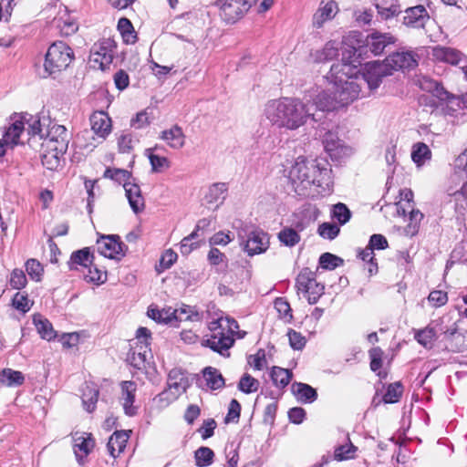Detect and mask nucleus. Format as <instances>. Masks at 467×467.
<instances>
[{
	"label": "nucleus",
	"instance_id": "f257e3e1",
	"mask_svg": "<svg viewBox=\"0 0 467 467\" xmlns=\"http://www.w3.org/2000/svg\"><path fill=\"white\" fill-rule=\"evenodd\" d=\"M359 56L358 49L348 47L343 52L342 60L333 64L326 77L327 85L332 86L341 107L358 99L362 92V86L355 75V68L361 65Z\"/></svg>",
	"mask_w": 467,
	"mask_h": 467
},
{
	"label": "nucleus",
	"instance_id": "f03ea898",
	"mask_svg": "<svg viewBox=\"0 0 467 467\" xmlns=\"http://www.w3.org/2000/svg\"><path fill=\"white\" fill-rule=\"evenodd\" d=\"M265 116L273 125L287 130H298L309 119L318 120L315 111H311L309 101L290 98L268 101L265 107Z\"/></svg>",
	"mask_w": 467,
	"mask_h": 467
},
{
	"label": "nucleus",
	"instance_id": "7ed1b4c3",
	"mask_svg": "<svg viewBox=\"0 0 467 467\" xmlns=\"http://www.w3.org/2000/svg\"><path fill=\"white\" fill-rule=\"evenodd\" d=\"M288 178L298 194H306L305 191L312 185L321 188L322 192L330 191L333 184L331 170L320 167L315 161H307L298 157L291 166Z\"/></svg>",
	"mask_w": 467,
	"mask_h": 467
},
{
	"label": "nucleus",
	"instance_id": "20e7f679",
	"mask_svg": "<svg viewBox=\"0 0 467 467\" xmlns=\"http://www.w3.org/2000/svg\"><path fill=\"white\" fill-rule=\"evenodd\" d=\"M209 329L212 335L206 340V345L222 355L234 345V336L243 338L246 335V332L239 330L238 323L228 317H220L213 320L209 324Z\"/></svg>",
	"mask_w": 467,
	"mask_h": 467
},
{
	"label": "nucleus",
	"instance_id": "39448f33",
	"mask_svg": "<svg viewBox=\"0 0 467 467\" xmlns=\"http://www.w3.org/2000/svg\"><path fill=\"white\" fill-rule=\"evenodd\" d=\"M89 121L91 130L94 135H92L90 131L85 130L78 137V140H89L90 141L82 144L81 146L92 150L110 134L112 125L111 119L104 111L94 112L90 116Z\"/></svg>",
	"mask_w": 467,
	"mask_h": 467
},
{
	"label": "nucleus",
	"instance_id": "423d86ee",
	"mask_svg": "<svg viewBox=\"0 0 467 467\" xmlns=\"http://www.w3.org/2000/svg\"><path fill=\"white\" fill-rule=\"evenodd\" d=\"M73 59L72 49L64 42L52 44L46 55L45 69L49 75L66 69Z\"/></svg>",
	"mask_w": 467,
	"mask_h": 467
},
{
	"label": "nucleus",
	"instance_id": "0eeeda50",
	"mask_svg": "<svg viewBox=\"0 0 467 467\" xmlns=\"http://www.w3.org/2000/svg\"><path fill=\"white\" fill-rule=\"evenodd\" d=\"M355 75L362 87L367 84L369 90H374L379 87L382 78L391 73L384 60L366 63L361 70L356 67Z\"/></svg>",
	"mask_w": 467,
	"mask_h": 467
},
{
	"label": "nucleus",
	"instance_id": "6e6552de",
	"mask_svg": "<svg viewBox=\"0 0 467 467\" xmlns=\"http://www.w3.org/2000/svg\"><path fill=\"white\" fill-rule=\"evenodd\" d=\"M296 286L298 295H302L309 304H316L324 293V285L316 280V275L308 268L301 270L296 277Z\"/></svg>",
	"mask_w": 467,
	"mask_h": 467
},
{
	"label": "nucleus",
	"instance_id": "1a4fd4ad",
	"mask_svg": "<svg viewBox=\"0 0 467 467\" xmlns=\"http://www.w3.org/2000/svg\"><path fill=\"white\" fill-rule=\"evenodd\" d=\"M255 4V0H218L216 5L220 8V16L228 23L234 24Z\"/></svg>",
	"mask_w": 467,
	"mask_h": 467
},
{
	"label": "nucleus",
	"instance_id": "9d476101",
	"mask_svg": "<svg viewBox=\"0 0 467 467\" xmlns=\"http://www.w3.org/2000/svg\"><path fill=\"white\" fill-rule=\"evenodd\" d=\"M70 140V134L65 126L52 124L41 146L59 153H66Z\"/></svg>",
	"mask_w": 467,
	"mask_h": 467
},
{
	"label": "nucleus",
	"instance_id": "9b49d317",
	"mask_svg": "<svg viewBox=\"0 0 467 467\" xmlns=\"http://www.w3.org/2000/svg\"><path fill=\"white\" fill-rule=\"evenodd\" d=\"M305 97L306 101H309L311 111L319 110L322 112L332 111L341 107L337 96L334 93L332 86H327L325 89L317 91L314 95Z\"/></svg>",
	"mask_w": 467,
	"mask_h": 467
},
{
	"label": "nucleus",
	"instance_id": "f8f14e48",
	"mask_svg": "<svg viewBox=\"0 0 467 467\" xmlns=\"http://www.w3.org/2000/svg\"><path fill=\"white\" fill-rule=\"evenodd\" d=\"M115 43L110 39H104L95 44L91 49L90 60L98 64L104 70L112 63L115 54Z\"/></svg>",
	"mask_w": 467,
	"mask_h": 467
},
{
	"label": "nucleus",
	"instance_id": "ddd939ff",
	"mask_svg": "<svg viewBox=\"0 0 467 467\" xmlns=\"http://www.w3.org/2000/svg\"><path fill=\"white\" fill-rule=\"evenodd\" d=\"M73 451L79 464L85 463L86 457L93 451L95 441L91 433L75 432L72 436Z\"/></svg>",
	"mask_w": 467,
	"mask_h": 467
},
{
	"label": "nucleus",
	"instance_id": "4468645a",
	"mask_svg": "<svg viewBox=\"0 0 467 467\" xmlns=\"http://www.w3.org/2000/svg\"><path fill=\"white\" fill-rule=\"evenodd\" d=\"M268 245V234L261 230H254L249 233L244 244V249L249 255H254L265 252Z\"/></svg>",
	"mask_w": 467,
	"mask_h": 467
},
{
	"label": "nucleus",
	"instance_id": "2eb2a0df",
	"mask_svg": "<svg viewBox=\"0 0 467 467\" xmlns=\"http://www.w3.org/2000/svg\"><path fill=\"white\" fill-rule=\"evenodd\" d=\"M323 144L329 156L336 160L348 156L351 153V149L347 147L343 141L338 139L337 134L331 131L325 134Z\"/></svg>",
	"mask_w": 467,
	"mask_h": 467
},
{
	"label": "nucleus",
	"instance_id": "dca6fc26",
	"mask_svg": "<svg viewBox=\"0 0 467 467\" xmlns=\"http://www.w3.org/2000/svg\"><path fill=\"white\" fill-rule=\"evenodd\" d=\"M430 15L423 5L409 7L405 10L403 23L412 28H424L430 22Z\"/></svg>",
	"mask_w": 467,
	"mask_h": 467
},
{
	"label": "nucleus",
	"instance_id": "f3484780",
	"mask_svg": "<svg viewBox=\"0 0 467 467\" xmlns=\"http://www.w3.org/2000/svg\"><path fill=\"white\" fill-rule=\"evenodd\" d=\"M385 62L391 74L394 70L413 68L417 66L415 54L411 51L393 53L385 59Z\"/></svg>",
	"mask_w": 467,
	"mask_h": 467
},
{
	"label": "nucleus",
	"instance_id": "a211bd4d",
	"mask_svg": "<svg viewBox=\"0 0 467 467\" xmlns=\"http://www.w3.org/2000/svg\"><path fill=\"white\" fill-rule=\"evenodd\" d=\"M339 8L337 3L334 0L321 1L319 6L313 16V25L320 28L323 25L332 20L337 14Z\"/></svg>",
	"mask_w": 467,
	"mask_h": 467
},
{
	"label": "nucleus",
	"instance_id": "6ab92c4d",
	"mask_svg": "<svg viewBox=\"0 0 467 467\" xmlns=\"http://www.w3.org/2000/svg\"><path fill=\"white\" fill-rule=\"evenodd\" d=\"M396 42V38L390 33L374 31L368 35L366 43L374 55L383 53L385 48Z\"/></svg>",
	"mask_w": 467,
	"mask_h": 467
},
{
	"label": "nucleus",
	"instance_id": "aec40b11",
	"mask_svg": "<svg viewBox=\"0 0 467 467\" xmlns=\"http://www.w3.org/2000/svg\"><path fill=\"white\" fill-rule=\"evenodd\" d=\"M120 389L121 395L119 400L124 412L128 416H134L137 413V407L133 405L137 385L133 381H122Z\"/></svg>",
	"mask_w": 467,
	"mask_h": 467
},
{
	"label": "nucleus",
	"instance_id": "412c9836",
	"mask_svg": "<svg viewBox=\"0 0 467 467\" xmlns=\"http://www.w3.org/2000/svg\"><path fill=\"white\" fill-rule=\"evenodd\" d=\"M444 335L445 348L451 352H462L467 348L466 337L458 332L453 325L451 328L442 331Z\"/></svg>",
	"mask_w": 467,
	"mask_h": 467
},
{
	"label": "nucleus",
	"instance_id": "4be33fe9",
	"mask_svg": "<svg viewBox=\"0 0 467 467\" xmlns=\"http://www.w3.org/2000/svg\"><path fill=\"white\" fill-rule=\"evenodd\" d=\"M98 251L108 258H115L122 254V243L114 235L102 236L97 242Z\"/></svg>",
	"mask_w": 467,
	"mask_h": 467
},
{
	"label": "nucleus",
	"instance_id": "5701e85b",
	"mask_svg": "<svg viewBox=\"0 0 467 467\" xmlns=\"http://www.w3.org/2000/svg\"><path fill=\"white\" fill-rule=\"evenodd\" d=\"M188 386V379L180 369L173 368L169 372L167 389L173 393L171 399H178L186 391Z\"/></svg>",
	"mask_w": 467,
	"mask_h": 467
},
{
	"label": "nucleus",
	"instance_id": "b1692460",
	"mask_svg": "<svg viewBox=\"0 0 467 467\" xmlns=\"http://www.w3.org/2000/svg\"><path fill=\"white\" fill-rule=\"evenodd\" d=\"M123 188L132 211L135 213L142 212L145 208V202L140 186L131 182H127L124 183Z\"/></svg>",
	"mask_w": 467,
	"mask_h": 467
},
{
	"label": "nucleus",
	"instance_id": "393cba45",
	"mask_svg": "<svg viewBox=\"0 0 467 467\" xmlns=\"http://www.w3.org/2000/svg\"><path fill=\"white\" fill-rule=\"evenodd\" d=\"M26 130L22 115H17L13 118V122L7 128L4 135V140L6 145L12 147L20 142V135Z\"/></svg>",
	"mask_w": 467,
	"mask_h": 467
},
{
	"label": "nucleus",
	"instance_id": "a878e982",
	"mask_svg": "<svg viewBox=\"0 0 467 467\" xmlns=\"http://www.w3.org/2000/svg\"><path fill=\"white\" fill-rule=\"evenodd\" d=\"M160 139L174 150L182 149L185 144V136L181 127L174 125L169 130L161 131Z\"/></svg>",
	"mask_w": 467,
	"mask_h": 467
},
{
	"label": "nucleus",
	"instance_id": "bb28decb",
	"mask_svg": "<svg viewBox=\"0 0 467 467\" xmlns=\"http://www.w3.org/2000/svg\"><path fill=\"white\" fill-rule=\"evenodd\" d=\"M441 325L438 323L435 325L432 323L423 329L417 330L414 335L415 339L424 348H431L436 338L437 332L443 331L442 327H439Z\"/></svg>",
	"mask_w": 467,
	"mask_h": 467
},
{
	"label": "nucleus",
	"instance_id": "cd10ccee",
	"mask_svg": "<svg viewBox=\"0 0 467 467\" xmlns=\"http://www.w3.org/2000/svg\"><path fill=\"white\" fill-rule=\"evenodd\" d=\"M129 433L124 431H115L109 439L107 448L109 454L116 458L121 453L128 442Z\"/></svg>",
	"mask_w": 467,
	"mask_h": 467
},
{
	"label": "nucleus",
	"instance_id": "c85d7f7f",
	"mask_svg": "<svg viewBox=\"0 0 467 467\" xmlns=\"http://www.w3.org/2000/svg\"><path fill=\"white\" fill-rule=\"evenodd\" d=\"M227 185L224 182L212 184L204 194V201L210 205L218 207L225 199Z\"/></svg>",
	"mask_w": 467,
	"mask_h": 467
},
{
	"label": "nucleus",
	"instance_id": "c756f323",
	"mask_svg": "<svg viewBox=\"0 0 467 467\" xmlns=\"http://www.w3.org/2000/svg\"><path fill=\"white\" fill-rule=\"evenodd\" d=\"M432 55L437 60L450 63L451 65L459 64L462 58V54L460 51L447 47H434Z\"/></svg>",
	"mask_w": 467,
	"mask_h": 467
},
{
	"label": "nucleus",
	"instance_id": "7c9ffc66",
	"mask_svg": "<svg viewBox=\"0 0 467 467\" xmlns=\"http://www.w3.org/2000/svg\"><path fill=\"white\" fill-rule=\"evenodd\" d=\"M25 381L22 372L12 368H4L0 371V388L3 387H18Z\"/></svg>",
	"mask_w": 467,
	"mask_h": 467
},
{
	"label": "nucleus",
	"instance_id": "2f4dec72",
	"mask_svg": "<svg viewBox=\"0 0 467 467\" xmlns=\"http://www.w3.org/2000/svg\"><path fill=\"white\" fill-rule=\"evenodd\" d=\"M292 392L300 402L311 403L316 400L317 393L315 389L305 383H294Z\"/></svg>",
	"mask_w": 467,
	"mask_h": 467
},
{
	"label": "nucleus",
	"instance_id": "473e14b6",
	"mask_svg": "<svg viewBox=\"0 0 467 467\" xmlns=\"http://www.w3.org/2000/svg\"><path fill=\"white\" fill-rule=\"evenodd\" d=\"M99 389L93 383H86L82 389V402L87 411L91 412L98 401Z\"/></svg>",
	"mask_w": 467,
	"mask_h": 467
},
{
	"label": "nucleus",
	"instance_id": "72a5a7b5",
	"mask_svg": "<svg viewBox=\"0 0 467 467\" xmlns=\"http://www.w3.org/2000/svg\"><path fill=\"white\" fill-rule=\"evenodd\" d=\"M304 226L302 223L296 224V229L285 227L278 234L279 241L285 246L293 247L300 242L298 231H302Z\"/></svg>",
	"mask_w": 467,
	"mask_h": 467
},
{
	"label": "nucleus",
	"instance_id": "f704fd0d",
	"mask_svg": "<svg viewBox=\"0 0 467 467\" xmlns=\"http://www.w3.org/2000/svg\"><path fill=\"white\" fill-rule=\"evenodd\" d=\"M92 262V255L88 248H84L78 251L74 252L68 262V266L70 270H77L78 266H82L87 268Z\"/></svg>",
	"mask_w": 467,
	"mask_h": 467
},
{
	"label": "nucleus",
	"instance_id": "c9c22d12",
	"mask_svg": "<svg viewBox=\"0 0 467 467\" xmlns=\"http://www.w3.org/2000/svg\"><path fill=\"white\" fill-rule=\"evenodd\" d=\"M411 159L418 167L422 166L431 159V151L429 146L423 142H417L412 146Z\"/></svg>",
	"mask_w": 467,
	"mask_h": 467
},
{
	"label": "nucleus",
	"instance_id": "e433bc0d",
	"mask_svg": "<svg viewBox=\"0 0 467 467\" xmlns=\"http://www.w3.org/2000/svg\"><path fill=\"white\" fill-rule=\"evenodd\" d=\"M41 159L42 164L47 170L55 171L60 165V159L63 157L65 153H59L57 150H50L46 149V147L41 146Z\"/></svg>",
	"mask_w": 467,
	"mask_h": 467
},
{
	"label": "nucleus",
	"instance_id": "4c0bfd02",
	"mask_svg": "<svg viewBox=\"0 0 467 467\" xmlns=\"http://www.w3.org/2000/svg\"><path fill=\"white\" fill-rule=\"evenodd\" d=\"M34 324L36 327L40 337L46 340H51L56 337V332L52 327V324L40 315L34 316Z\"/></svg>",
	"mask_w": 467,
	"mask_h": 467
},
{
	"label": "nucleus",
	"instance_id": "58836bf2",
	"mask_svg": "<svg viewBox=\"0 0 467 467\" xmlns=\"http://www.w3.org/2000/svg\"><path fill=\"white\" fill-rule=\"evenodd\" d=\"M203 378L211 389H219L224 385V379L218 369L207 367L203 369Z\"/></svg>",
	"mask_w": 467,
	"mask_h": 467
},
{
	"label": "nucleus",
	"instance_id": "ea45409f",
	"mask_svg": "<svg viewBox=\"0 0 467 467\" xmlns=\"http://www.w3.org/2000/svg\"><path fill=\"white\" fill-rule=\"evenodd\" d=\"M357 451L358 447L353 445L348 437V442L346 444L335 448L334 459L337 462L352 460L356 458Z\"/></svg>",
	"mask_w": 467,
	"mask_h": 467
},
{
	"label": "nucleus",
	"instance_id": "a19ab883",
	"mask_svg": "<svg viewBox=\"0 0 467 467\" xmlns=\"http://www.w3.org/2000/svg\"><path fill=\"white\" fill-rule=\"evenodd\" d=\"M375 5L379 16L382 20H389L397 16L401 12L400 5L394 3H390V5H388L387 2L376 0Z\"/></svg>",
	"mask_w": 467,
	"mask_h": 467
},
{
	"label": "nucleus",
	"instance_id": "79ce46f5",
	"mask_svg": "<svg viewBox=\"0 0 467 467\" xmlns=\"http://www.w3.org/2000/svg\"><path fill=\"white\" fill-rule=\"evenodd\" d=\"M292 374L288 369L274 367L271 371V379L274 384L279 388H285L291 380Z\"/></svg>",
	"mask_w": 467,
	"mask_h": 467
},
{
	"label": "nucleus",
	"instance_id": "37998d69",
	"mask_svg": "<svg viewBox=\"0 0 467 467\" xmlns=\"http://www.w3.org/2000/svg\"><path fill=\"white\" fill-rule=\"evenodd\" d=\"M172 314L173 318L179 321H198L201 318L199 313L195 310V308L190 306H182L179 308H176L172 310Z\"/></svg>",
	"mask_w": 467,
	"mask_h": 467
},
{
	"label": "nucleus",
	"instance_id": "c03bdc74",
	"mask_svg": "<svg viewBox=\"0 0 467 467\" xmlns=\"http://www.w3.org/2000/svg\"><path fill=\"white\" fill-rule=\"evenodd\" d=\"M146 155L150 160L152 171L155 172H161L171 167V161L168 158L153 154L152 149H147Z\"/></svg>",
	"mask_w": 467,
	"mask_h": 467
},
{
	"label": "nucleus",
	"instance_id": "a18cd8bd",
	"mask_svg": "<svg viewBox=\"0 0 467 467\" xmlns=\"http://www.w3.org/2000/svg\"><path fill=\"white\" fill-rule=\"evenodd\" d=\"M339 51V43L337 41L327 42L322 50L317 52V59L318 61H328L337 57Z\"/></svg>",
	"mask_w": 467,
	"mask_h": 467
},
{
	"label": "nucleus",
	"instance_id": "49530a36",
	"mask_svg": "<svg viewBox=\"0 0 467 467\" xmlns=\"http://www.w3.org/2000/svg\"><path fill=\"white\" fill-rule=\"evenodd\" d=\"M455 173L454 176L460 182L467 181V150L462 152L453 163Z\"/></svg>",
	"mask_w": 467,
	"mask_h": 467
},
{
	"label": "nucleus",
	"instance_id": "de8ad7c7",
	"mask_svg": "<svg viewBox=\"0 0 467 467\" xmlns=\"http://www.w3.org/2000/svg\"><path fill=\"white\" fill-rule=\"evenodd\" d=\"M214 453L208 447H200L194 452L195 464L198 467H207L213 463Z\"/></svg>",
	"mask_w": 467,
	"mask_h": 467
},
{
	"label": "nucleus",
	"instance_id": "09e8293b",
	"mask_svg": "<svg viewBox=\"0 0 467 467\" xmlns=\"http://www.w3.org/2000/svg\"><path fill=\"white\" fill-rule=\"evenodd\" d=\"M409 213L410 223L405 227L404 232L407 235L413 236L419 231L420 223L423 219V214L420 211L415 209L409 211Z\"/></svg>",
	"mask_w": 467,
	"mask_h": 467
},
{
	"label": "nucleus",
	"instance_id": "8fccbe9b",
	"mask_svg": "<svg viewBox=\"0 0 467 467\" xmlns=\"http://www.w3.org/2000/svg\"><path fill=\"white\" fill-rule=\"evenodd\" d=\"M118 29L127 44L135 42L136 36L134 35L133 26L128 18L122 17L119 20Z\"/></svg>",
	"mask_w": 467,
	"mask_h": 467
},
{
	"label": "nucleus",
	"instance_id": "3c124183",
	"mask_svg": "<svg viewBox=\"0 0 467 467\" xmlns=\"http://www.w3.org/2000/svg\"><path fill=\"white\" fill-rule=\"evenodd\" d=\"M22 119L24 125H26V130L28 135H39L42 131L41 122L38 116H33L30 114H23Z\"/></svg>",
	"mask_w": 467,
	"mask_h": 467
},
{
	"label": "nucleus",
	"instance_id": "603ef678",
	"mask_svg": "<svg viewBox=\"0 0 467 467\" xmlns=\"http://www.w3.org/2000/svg\"><path fill=\"white\" fill-rule=\"evenodd\" d=\"M147 315L150 318L155 320L158 323H168L173 317V314L171 308L160 310L150 306Z\"/></svg>",
	"mask_w": 467,
	"mask_h": 467
},
{
	"label": "nucleus",
	"instance_id": "864d4df0",
	"mask_svg": "<svg viewBox=\"0 0 467 467\" xmlns=\"http://www.w3.org/2000/svg\"><path fill=\"white\" fill-rule=\"evenodd\" d=\"M135 339L137 344L140 345L139 350H147V352L150 351L149 347L151 343V333L147 327H139L136 332Z\"/></svg>",
	"mask_w": 467,
	"mask_h": 467
},
{
	"label": "nucleus",
	"instance_id": "5fc2aeb1",
	"mask_svg": "<svg viewBox=\"0 0 467 467\" xmlns=\"http://www.w3.org/2000/svg\"><path fill=\"white\" fill-rule=\"evenodd\" d=\"M400 201L398 203V212H402L405 214L407 212L410 211L413 208V192L410 189H403L400 191Z\"/></svg>",
	"mask_w": 467,
	"mask_h": 467
},
{
	"label": "nucleus",
	"instance_id": "6e6d98bb",
	"mask_svg": "<svg viewBox=\"0 0 467 467\" xmlns=\"http://www.w3.org/2000/svg\"><path fill=\"white\" fill-rule=\"evenodd\" d=\"M259 388V381L249 374H244L238 384V389L248 394L255 392Z\"/></svg>",
	"mask_w": 467,
	"mask_h": 467
},
{
	"label": "nucleus",
	"instance_id": "4d7b16f0",
	"mask_svg": "<svg viewBox=\"0 0 467 467\" xmlns=\"http://www.w3.org/2000/svg\"><path fill=\"white\" fill-rule=\"evenodd\" d=\"M402 392L403 389L400 382L389 384L383 397V400L385 403H395L400 400Z\"/></svg>",
	"mask_w": 467,
	"mask_h": 467
},
{
	"label": "nucleus",
	"instance_id": "13d9d810",
	"mask_svg": "<svg viewBox=\"0 0 467 467\" xmlns=\"http://www.w3.org/2000/svg\"><path fill=\"white\" fill-rule=\"evenodd\" d=\"M87 272H84L83 275L87 282L90 283H104L107 275L104 271L98 269L96 266H90V265L85 268Z\"/></svg>",
	"mask_w": 467,
	"mask_h": 467
},
{
	"label": "nucleus",
	"instance_id": "bf43d9fd",
	"mask_svg": "<svg viewBox=\"0 0 467 467\" xmlns=\"http://www.w3.org/2000/svg\"><path fill=\"white\" fill-rule=\"evenodd\" d=\"M138 142L130 133H123L118 138V146L120 152L129 153Z\"/></svg>",
	"mask_w": 467,
	"mask_h": 467
},
{
	"label": "nucleus",
	"instance_id": "052dcab7",
	"mask_svg": "<svg viewBox=\"0 0 467 467\" xmlns=\"http://www.w3.org/2000/svg\"><path fill=\"white\" fill-rule=\"evenodd\" d=\"M342 259L330 254L325 253L319 258V265L322 268L333 270L342 264Z\"/></svg>",
	"mask_w": 467,
	"mask_h": 467
},
{
	"label": "nucleus",
	"instance_id": "680f3d73",
	"mask_svg": "<svg viewBox=\"0 0 467 467\" xmlns=\"http://www.w3.org/2000/svg\"><path fill=\"white\" fill-rule=\"evenodd\" d=\"M275 308L279 314V317L285 321L289 322L292 319V310L289 303L282 297L275 300Z\"/></svg>",
	"mask_w": 467,
	"mask_h": 467
},
{
	"label": "nucleus",
	"instance_id": "e2e57ef3",
	"mask_svg": "<svg viewBox=\"0 0 467 467\" xmlns=\"http://www.w3.org/2000/svg\"><path fill=\"white\" fill-rule=\"evenodd\" d=\"M12 305L16 309L26 313L30 310L32 303L26 295L17 292L13 297Z\"/></svg>",
	"mask_w": 467,
	"mask_h": 467
},
{
	"label": "nucleus",
	"instance_id": "0e129e2a",
	"mask_svg": "<svg viewBox=\"0 0 467 467\" xmlns=\"http://www.w3.org/2000/svg\"><path fill=\"white\" fill-rule=\"evenodd\" d=\"M26 270L33 280L39 281L41 279L43 267L36 259H29L26 261Z\"/></svg>",
	"mask_w": 467,
	"mask_h": 467
},
{
	"label": "nucleus",
	"instance_id": "69168bd1",
	"mask_svg": "<svg viewBox=\"0 0 467 467\" xmlns=\"http://www.w3.org/2000/svg\"><path fill=\"white\" fill-rule=\"evenodd\" d=\"M333 216L340 224H344L349 221L351 213L344 203L338 202L333 208Z\"/></svg>",
	"mask_w": 467,
	"mask_h": 467
},
{
	"label": "nucleus",
	"instance_id": "338daca9",
	"mask_svg": "<svg viewBox=\"0 0 467 467\" xmlns=\"http://www.w3.org/2000/svg\"><path fill=\"white\" fill-rule=\"evenodd\" d=\"M461 182L462 183L461 189L451 194L456 202L457 208L464 209L467 205V181Z\"/></svg>",
	"mask_w": 467,
	"mask_h": 467
},
{
	"label": "nucleus",
	"instance_id": "774afa93",
	"mask_svg": "<svg viewBox=\"0 0 467 467\" xmlns=\"http://www.w3.org/2000/svg\"><path fill=\"white\" fill-rule=\"evenodd\" d=\"M461 182L462 183L461 189L451 194L456 202L457 208L464 209L467 205V181Z\"/></svg>",
	"mask_w": 467,
	"mask_h": 467
}]
</instances>
